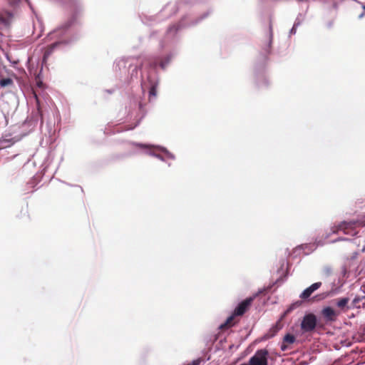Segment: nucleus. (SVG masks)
Wrapping results in <instances>:
<instances>
[{
	"label": "nucleus",
	"mask_w": 365,
	"mask_h": 365,
	"mask_svg": "<svg viewBox=\"0 0 365 365\" xmlns=\"http://www.w3.org/2000/svg\"><path fill=\"white\" fill-rule=\"evenodd\" d=\"M254 297H248L241 302L235 309L232 314L227 319L225 323L220 326V329H229L236 324L238 321L235 320V317L242 316L245 313H246L250 309Z\"/></svg>",
	"instance_id": "f257e3e1"
},
{
	"label": "nucleus",
	"mask_w": 365,
	"mask_h": 365,
	"mask_svg": "<svg viewBox=\"0 0 365 365\" xmlns=\"http://www.w3.org/2000/svg\"><path fill=\"white\" fill-rule=\"evenodd\" d=\"M359 226H361V222L359 221L342 222L333 230V232L336 233L342 231L344 234L353 236L357 233L355 229Z\"/></svg>",
	"instance_id": "f03ea898"
},
{
	"label": "nucleus",
	"mask_w": 365,
	"mask_h": 365,
	"mask_svg": "<svg viewBox=\"0 0 365 365\" xmlns=\"http://www.w3.org/2000/svg\"><path fill=\"white\" fill-rule=\"evenodd\" d=\"M268 354L266 349L257 350L255 354L250 359L249 365H268Z\"/></svg>",
	"instance_id": "7ed1b4c3"
},
{
	"label": "nucleus",
	"mask_w": 365,
	"mask_h": 365,
	"mask_svg": "<svg viewBox=\"0 0 365 365\" xmlns=\"http://www.w3.org/2000/svg\"><path fill=\"white\" fill-rule=\"evenodd\" d=\"M317 326V318L314 314L305 315L301 323V328L304 332L313 331Z\"/></svg>",
	"instance_id": "20e7f679"
},
{
	"label": "nucleus",
	"mask_w": 365,
	"mask_h": 365,
	"mask_svg": "<svg viewBox=\"0 0 365 365\" xmlns=\"http://www.w3.org/2000/svg\"><path fill=\"white\" fill-rule=\"evenodd\" d=\"M322 286V282H318L312 284L311 286L305 289L300 294V298L302 299H308L312 294Z\"/></svg>",
	"instance_id": "39448f33"
},
{
	"label": "nucleus",
	"mask_w": 365,
	"mask_h": 365,
	"mask_svg": "<svg viewBox=\"0 0 365 365\" xmlns=\"http://www.w3.org/2000/svg\"><path fill=\"white\" fill-rule=\"evenodd\" d=\"M322 314L328 321H335L337 315L336 312L330 307L324 308Z\"/></svg>",
	"instance_id": "423d86ee"
},
{
	"label": "nucleus",
	"mask_w": 365,
	"mask_h": 365,
	"mask_svg": "<svg viewBox=\"0 0 365 365\" xmlns=\"http://www.w3.org/2000/svg\"><path fill=\"white\" fill-rule=\"evenodd\" d=\"M282 326L279 322L276 323L273 327H272L268 332L265 334V337L267 339H269L275 336V334L281 329Z\"/></svg>",
	"instance_id": "0eeeda50"
},
{
	"label": "nucleus",
	"mask_w": 365,
	"mask_h": 365,
	"mask_svg": "<svg viewBox=\"0 0 365 365\" xmlns=\"http://www.w3.org/2000/svg\"><path fill=\"white\" fill-rule=\"evenodd\" d=\"M160 64V66L164 69L166 66V63L168 62H165L163 61L162 59L159 58H153L151 61H150V66L153 67V68H156L158 64Z\"/></svg>",
	"instance_id": "6e6552de"
},
{
	"label": "nucleus",
	"mask_w": 365,
	"mask_h": 365,
	"mask_svg": "<svg viewBox=\"0 0 365 365\" xmlns=\"http://www.w3.org/2000/svg\"><path fill=\"white\" fill-rule=\"evenodd\" d=\"M58 43H54L47 47L43 54V61H46V59L52 53L53 49L58 46Z\"/></svg>",
	"instance_id": "1a4fd4ad"
},
{
	"label": "nucleus",
	"mask_w": 365,
	"mask_h": 365,
	"mask_svg": "<svg viewBox=\"0 0 365 365\" xmlns=\"http://www.w3.org/2000/svg\"><path fill=\"white\" fill-rule=\"evenodd\" d=\"M13 84V81L10 78H2L0 80V86L1 87H6Z\"/></svg>",
	"instance_id": "9d476101"
},
{
	"label": "nucleus",
	"mask_w": 365,
	"mask_h": 365,
	"mask_svg": "<svg viewBox=\"0 0 365 365\" xmlns=\"http://www.w3.org/2000/svg\"><path fill=\"white\" fill-rule=\"evenodd\" d=\"M349 301V299L347 297L341 298L337 302L336 304L339 308L342 309L347 305Z\"/></svg>",
	"instance_id": "9b49d317"
},
{
	"label": "nucleus",
	"mask_w": 365,
	"mask_h": 365,
	"mask_svg": "<svg viewBox=\"0 0 365 365\" xmlns=\"http://www.w3.org/2000/svg\"><path fill=\"white\" fill-rule=\"evenodd\" d=\"M295 341V337L294 335L287 334L284 337V342H286L289 344H293Z\"/></svg>",
	"instance_id": "f8f14e48"
},
{
	"label": "nucleus",
	"mask_w": 365,
	"mask_h": 365,
	"mask_svg": "<svg viewBox=\"0 0 365 365\" xmlns=\"http://www.w3.org/2000/svg\"><path fill=\"white\" fill-rule=\"evenodd\" d=\"M149 96H150V97H151V96L155 97L157 96V85L156 84H153L150 87V91H149Z\"/></svg>",
	"instance_id": "ddd939ff"
},
{
	"label": "nucleus",
	"mask_w": 365,
	"mask_h": 365,
	"mask_svg": "<svg viewBox=\"0 0 365 365\" xmlns=\"http://www.w3.org/2000/svg\"><path fill=\"white\" fill-rule=\"evenodd\" d=\"M179 29V26L178 25L173 24L172 26H170L168 29V32H176Z\"/></svg>",
	"instance_id": "4468645a"
},
{
	"label": "nucleus",
	"mask_w": 365,
	"mask_h": 365,
	"mask_svg": "<svg viewBox=\"0 0 365 365\" xmlns=\"http://www.w3.org/2000/svg\"><path fill=\"white\" fill-rule=\"evenodd\" d=\"M200 361H201L200 359H198L194 360L191 364H188L187 365H200Z\"/></svg>",
	"instance_id": "2eb2a0df"
},
{
	"label": "nucleus",
	"mask_w": 365,
	"mask_h": 365,
	"mask_svg": "<svg viewBox=\"0 0 365 365\" xmlns=\"http://www.w3.org/2000/svg\"><path fill=\"white\" fill-rule=\"evenodd\" d=\"M38 113H40V115H42V113H41L39 108H38Z\"/></svg>",
	"instance_id": "dca6fc26"
},
{
	"label": "nucleus",
	"mask_w": 365,
	"mask_h": 365,
	"mask_svg": "<svg viewBox=\"0 0 365 365\" xmlns=\"http://www.w3.org/2000/svg\"><path fill=\"white\" fill-rule=\"evenodd\" d=\"M282 350H284V349H285V347H284V345H282Z\"/></svg>",
	"instance_id": "f3484780"
},
{
	"label": "nucleus",
	"mask_w": 365,
	"mask_h": 365,
	"mask_svg": "<svg viewBox=\"0 0 365 365\" xmlns=\"http://www.w3.org/2000/svg\"><path fill=\"white\" fill-rule=\"evenodd\" d=\"M36 102H37V104L38 105V99L36 100Z\"/></svg>",
	"instance_id": "a211bd4d"
},
{
	"label": "nucleus",
	"mask_w": 365,
	"mask_h": 365,
	"mask_svg": "<svg viewBox=\"0 0 365 365\" xmlns=\"http://www.w3.org/2000/svg\"><path fill=\"white\" fill-rule=\"evenodd\" d=\"M364 9H365V6H364Z\"/></svg>",
	"instance_id": "6ab92c4d"
}]
</instances>
